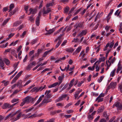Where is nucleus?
<instances>
[{
  "label": "nucleus",
  "instance_id": "obj_1",
  "mask_svg": "<svg viewBox=\"0 0 122 122\" xmlns=\"http://www.w3.org/2000/svg\"><path fill=\"white\" fill-rule=\"evenodd\" d=\"M19 110L18 111L15 112L12 114V113H10L7 115L5 117V119H7L9 117L12 118L14 117L15 115L17 114L16 117H14L12 118L11 120L12 122H14L19 119L22 116L21 113L20 112Z\"/></svg>",
  "mask_w": 122,
  "mask_h": 122
},
{
  "label": "nucleus",
  "instance_id": "obj_2",
  "mask_svg": "<svg viewBox=\"0 0 122 122\" xmlns=\"http://www.w3.org/2000/svg\"><path fill=\"white\" fill-rule=\"evenodd\" d=\"M64 75L63 74L62 76H59L58 77V80L60 81L59 83H58V82H55L53 84L49 85L48 86V88H50L54 87L56 86L57 85H58V86H59L62 82V81L64 78Z\"/></svg>",
  "mask_w": 122,
  "mask_h": 122
},
{
  "label": "nucleus",
  "instance_id": "obj_3",
  "mask_svg": "<svg viewBox=\"0 0 122 122\" xmlns=\"http://www.w3.org/2000/svg\"><path fill=\"white\" fill-rule=\"evenodd\" d=\"M115 107L119 110H121L122 109V103L121 104L119 102H116L113 105L112 108H114Z\"/></svg>",
  "mask_w": 122,
  "mask_h": 122
},
{
  "label": "nucleus",
  "instance_id": "obj_4",
  "mask_svg": "<svg viewBox=\"0 0 122 122\" xmlns=\"http://www.w3.org/2000/svg\"><path fill=\"white\" fill-rule=\"evenodd\" d=\"M23 72V71H21L18 73V74L13 79L11 82V83L12 84L14 83L19 78V76L21 75V74Z\"/></svg>",
  "mask_w": 122,
  "mask_h": 122
},
{
  "label": "nucleus",
  "instance_id": "obj_5",
  "mask_svg": "<svg viewBox=\"0 0 122 122\" xmlns=\"http://www.w3.org/2000/svg\"><path fill=\"white\" fill-rule=\"evenodd\" d=\"M51 99H49L47 98H46V97H45L44 99L42 101V102L40 104H39V107H41L44 103H47L51 102Z\"/></svg>",
  "mask_w": 122,
  "mask_h": 122
},
{
  "label": "nucleus",
  "instance_id": "obj_6",
  "mask_svg": "<svg viewBox=\"0 0 122 122\" xmlns=\"http://www.w3.org/2000/svg\"><path fill=\"white\" fill-rule=\"evenodd\" d=\"M41 12L40 11L38 13V15L37 16L36 18V25L37 26H39V25L40 18L41 16Z\"/></svg>",
  "mask_w": 122,
  "mask_h": 122
},
{
  "label": "nucleus",
  "instance_id": "obj_7",
  "mask_svg": "<svg viewBox=\"0 0 122 122\" xmlns=\"http://www.w3.org/2000/svg\"><path fill=\"white\" fill-rule=\"evenodd\" d=\"M31 97L30 96H27L25 97L23 100L26 103H29L31 100Z\"/></svg>",
  "mask_w": 122,
  "mask_h": 122
},
{
  "label": "nucleus",
  "instance_id": "obj_8",
  "mask_svg": "<svg viewBox=\"0 0 122 122\" xmlns=\"http://www.w3.org/2000/svg\"><path fill=\"white\" fill-rule=\"evenodd\" d=\"M10 106V104L7 103H5L1 107L3 109H5L7 108H9Z\"/></svg>",
  "mask_w": 122,
  "mask_h": 122
},
{
  "label": "nucleus",
  "instance_id": "obj_9",
  "mask_svg": "<svg viewBox=\"0 0 122 122\" xmlns=\"http://www.w3.org/2000/svg\"><path fill=\"white\" fill-rule=\"evenodd\" d=\"M10 10L9 11V12H10L11 13V14L12 15H13L14 13H15V10H13V12H11V11L12 10L13 8L14 7V4H11L10 6Z\"/></svg>",
  "mask_w": 122,
  "mask_h": 122
},
{
  "label": "nucleus",
  "instance_id": "obj_10",
  "mask_svg": "<svg viewBox=\"0 0 122 122\" xmlns=\"http://www.w3.org/2000/svg\"><path fill=\"white\" fill-rule=\"evenodd\" d=\"M86 30H83L82 31L80 32L78 34V36L81 37L83 36L84 35H86Z\"/></svg>",
  "mask_w": 122,
  "mask_h": 122
},
{
  "label": "nucleus",
  "instance_id": "obj_11",
  "mask_svg": "<svg viewBox=\"0 0 122 122\" xmlns=\"http://www.w3.org/2000/svg\"><path fill=\"white\" fill-rule=\"evenodd\" d=\"M81 48L82 47L81 46H79L76 50L75 51L73 52V55L74 54H76L79 53L81 51Z\"/></svg>",
  "mask_w": 122,
  "mask_h": 122
},
{
  "label": "nucleus",
  "instance_id": "obj_12",
  "mask_svg": "<svg viewBox=\"0 0 122 122\" xmlns=\"http://www.w3.org/2000/svg\"><path fill=\"white\" fill-rule=\"evenodd\" d=\"M51 11V10L49 8H48L46 10H45V8L44 7L43 8V14H46Z\"/></svg>",
  "mask_w": 122,
  "mask_h": 122
},
{
  "label": "nucleus",
  "instance_id": "obj_13",
  "mask_svg": "<svg viewBox=\"0 0 122 122\" xmlns=\"http://www.w3.org/2000/svg\"><path fill=\"white\" fill-rule=\"evenodd\" d=\"M44 95H42L41 96L38 100L36 102L34 105V106H35L38 104L42 100V98L44 97Z\"/></svg>",
  "mask_w": 122,
  "mask_h": 122
},
{
  "label": "nucleus",
  "instance_id": "obj_14",
  "mask_svg": "<svg viewBox=\"0 0 122 122\" xmlns=\"http://www.w3.org/2000/svg\"><path fill=\"white\" fill-rule=\"evenodd\" d=\"M117 84V83L116 82H112L110 84L109 87L111 88H115Z\"/></svg>",
  "mask_w": 122,
  "mask_h": 122
},
{
  "label": "nucleus",
  "instance_id": "obj_15",
  "mask_svg": "<svg viewBox=\"0 0 122 122\" xmlns=\"http://www.w3.org/2000/svg\"><path fill=\"white\" fill-rule=\"evenodd\" d=\"M22 81L21 80H20L16 84L17 86L20 89L23 86L22 85Z\"/></svg>",
  "mask_w": 122,
  "mask_h": 122
},
{
  "label": "nucleus",
  "instance_id": "obj_16",
  "mask_svg": "<svg viewBox=\"0 0 122 122\" xmlns=\"http://www.w3.org/2000/svg\"><path fill=\"white\" fill-rule=\"evenodd\" d=\"M56 27L50 29L48 31H47L48 32L46 33V35H50L55 30Z\"/></svg>",
  "mask_w": 122,
  "mask_h": 122
},
{
  "label": "nucleus",
  "instance_id": "obj_17",
  "mask_svg": "<svg viewBox=\"0 0 122 122\" xmlns=\"http://www.w3.org/2000/svg\"><path fill=\"white\" fill-rule=\"evenodd\" d=\"M21 23V22L20 21H16L13 24V27L17 26L20 24Z\"/></svg>",
  "mask_w": 122,
  "mask_h": 122
},
{
  "label": "nucleus",
  "instance_id": "obj_18",
  "mask_svg": "<svg viewBox=\"0 0 122 122\" xmlns=\"http://www.w3.org/2000/svg\"><path fill=\"white\" fill-rule=\"evenodd\" d=\"M67 96V95L66 94H62L61 96L59 97V100H60L61 101L63 100Z\"/></svg>",
  "mask_w": 122,
  "mask_h": 122
},
{
  "label": "nucleus",
  "instance_id": "obj_19",
  "mask_svg": "<svg viewBox=\"0 0 122 122\" xmlns=\"http://www.w3.org/2000/svg\"><path fill=\"white\" fill-rule=\"evenodd\" d=\"M29 10L30 11V12L28 15H30L31 14H35L36 13V10L35 9H33L32 8H30Z\"/></svg>",
  "mask_w": 122,
  "mask_h": 122
},
{
  "label": "nucleus",
  "instance_id": "obj_20",
  "mask_svg": "<svg viewBox=\"0 0 122 122\" xmlns=\"http://www.w3.org/2000/svg\"><path fill=\"white\" fill-rule=\"evenodd\" d=\"M34 15H32L30 16H28V20L31 22L34 21V18L33 17Z\"/></svg>",
  "mask_w": 122,
  "mask_h": 122
},
{
  "label": "nucleus",
  "instance_id": "obj_21",
  "mask_svg": "<svg viewBox=\"0 0 122 122\" xmlns=\"http://www.w3.org/2000/svg\"><path fill=\"white\" fill-rule=\"evenodd\" d=\"M4 61L5 64L7 66H9L10 63V61L7 58H5Z\"/></svg>",
  "mask_w": 122,
  "mask_h": 122
},
{
  "label": "nucleus",
  "instance_id": "obj_22",
  "mask_svg": "<svg viewBox=\"0 0 122 122\" xmlns=\"http://www.w3.org/2000/svg\"><path fill=\"white\" fill-rule=\"evenodd\" d=\"M69 9V7L67 6H66L64 9V13L67 14Z\"/></svg>",
  "mask_w": 122,
  "mask_h": 122
},
{
  "label": "nucleus",
  "instance_id": "obj_23",
  "mask_svg": "<svg viewBox=\"0 0 122 122\" xmlns=\"http://www.w3.org/2000/svg\"><path fill=\"white\" fill-rule=\"evenodd\" d=\"M79 27L80 28H82L83 27V22L80 23L77 25L76 28Z\"/></svg>",
  "mask_w": 122,
  "mask_h": 122
},
{
  "label": "nucleus",
  "instance_id": "obj_24",
  "mask_svg": "<svg viewBox=\"0 0 122 122\" xmlns=\"http://www.w3.org/2000/svg\"><path fill=\"white\" fill-rule=\"evenodd\" d=\"M66 51L69 52H72L74 51V50L72 48H66Z\"/></svg>",
  "mask_w": 122,
  "mask_h": 122
},
{
  "label": "nucleus",
  "instance_id": "obj_25",
  "mask_svg": "<svg viewBox=\"0 0 122 122\" xmlns=\"http://www.w3.org/2000/svg\"><path fill=\"white\" fill-rule=\"evenodd\" d=\"M116 69H114V70H113L111 72L110 76L112 77H113L115 75V72L116 71Z\"/></svg>",
  "mask_w": 122,
  "mask_h": 122
},
{
  "label": "nucleus",
  "instance_id": "obj_26",
  "mask_svg": "<svg viewBox=\"0 0 122 122\" xmlns=\"http://www.w3.org/2000/svg\"><path fill=\"white\" fill-rule=\"evenodd\" d=\"M56 106L57 107L60 106L61 107L64 106V103L59 102L56 104Z\"/></svg>",
  "mask_w": 122,
  "mask_h": 122
},
{
  "label": "nucleus",
  "instance_id": "obj_27",
  "mask_svg": "<svg viewBox=\"0 0 122 122\" xmlns=\"http://www.w3.org/2000/svg\"><path fill=\"white\" fill-rule=\"evenodd\" d=\"M103 98H101L100 97L99 98H98V99H97V98H96V101H97V102L98 103L99 102H102L103 101Z\"/></svg>",
  "mask_w": 122,
  "mask_h": 122
},
{
  "label": "nucleus",
  "instance_id": "obj_28",
  "mask_svg": "<svg viewBox=\"0 0 122 122\" xmlns=\"http://www.w3.org/2000/svg\"><path fill=\"white\" fill-rule=\"evenodd\" d=\"M51 50H49L46 51L43 54V57H45L48 54L50 51Z\"/></svg>",
  "mask_w": 122,
  "mask_h": 122
},
{
  "label": "nucleus",
  "instance_id": "obj_29",
  "mask_svg": "<svg viewBox=\"0 0 122 122\" xmlns=\"http://www.w3.org/2000/svg\"><path fill=\"white\" fill-rule=\"evenodd\" d=\"M103 109V107L102 106H101L99 108L98 110V113H99L102 112Z\"/></svg>",
  "mask_w": 122,
  "mask_h": 122
},
{
  "label": "nucleus",
  "instance_id": "obj_30",
  "mask_svg": "<svg viewBox=\"0 0 122 122\" xmlns=\"http://www.w3.org/2000/svg\"><path fill=\"white\" fill-rule=\"evenodd\" d=\"M87 118L89 120H91L93 119L94 117L90 114L87 115Z\"/></svg>",
  "mask_w": 122,
  "mask_h": 122
},
{
  "label": "nucleus",
  "instance_id": "obj_31",
  "mask_svg": "<svg viewBox=\"0 0 122 122\" xmlns=\"http://www.w3.org/2000/svg\"><path fill=\"white\" fill-rule=\"evenodd\" d=\"M62 42L61 40H59L56 46V48H57Z\"/></svg>",
  "mask_w": 122,
  "mask_h": 122
},
{
  "label": "nucleus",
  "instance_id": "obj_32",
  "mask_svg": "<svg viewBox=\"0 0 122 122\" xmlns=\"http://www.w3.org/2000/svg\"><path fill=\"white\" fill-rule=\"evenodd\" d=\"M46 86L45 85H44L43 87L41 86L37 89V91H41L43 90L44 89V88H45L46 87Z\"/></svg>",
  "mask_w": 122,
  "mask_h": 122
},
{
  "label": "nucleus",
  "instance_id": "obj_33",
  "mask_svg": "<svg viewBox=\"0 0 122 122\" xmlns=\"http://www.w3.org/2000/svg\"><path fill=\"white\" fill-rule=\"evenodd\" d=\"M105 60V57H104L100 58L99 59V62L100 63L101 62L104 61Z\"/></svg>",
  "mask_w": 122,
  "mask_h": 122
},
{
  "label": "nucleus",
  "instance_id": "obj_34",
  "mask_svg": "<svg viewBox=\"0 0 122 122\" xmlns=\"http://www.w3.org/2000/svg\"><path fill=\"white\" fill-rule=\"evenodd\" d=\"M54 4V3L53 2L50 3L46 4V8L49 7L50 6H52Z\"/></svg>",
  "mask_w": 122,
  "mask_h": 122
},
{
  "label": "nucleus",
  "instance_id": "obj_35",
  "mask_svg": "<svg viewBox=\"0 0 122 122\" xmlns=\"http://www.w3.org/2000/svg\"><path fill=\"white\" fill-rule=\"evenodd\" d=\"M10 18H8L6 20H5L3 23L2 24V25H5L7 23L9 20H10Z\"/></svg>",
  "mask_w": 122,
  "mask_h": 122
},
{
  "label": "nucleus",
  "instance_id": "obj_36",
  "mask_svg": "<svg viewBox=\"0 0 122 122\" xmlns=\"http://www.w3.org/2000/svg\"><path fill=\"white\" fill-rule=\"evenodd\" d=\"M94 69L95 67L94 66H93L92 67L91 66H89L88 67V69L89 70L91 71H94Z\"/></svg>",
  "mask_w": 122,
  "mask_h": 122
},
{
  "label": "nucleus",
  "instance_id": "obj_37",
  "mask_svg": "<svg viewBox=\"0 0 122 122\" xmlns=\"http://www.w3.org/2000/svg\"><path fill=\"white\" fill-rule=\"evenodd\" d=\"M37 41V39H33L31 41L30 43L32 45H33L34 44L36 43Z\"/></svg>",
  "mask_w": 122,
  "mask_h": 122
},
{
  "label": "nucleus",
  "instance_id": "obj_38",
  "mask_svg": "<svg viewBox=\"0 0 122 122\" xmlns=\"http://www.w3.org/2000/svg\"><path fill=\"white\" fill-rule=\"evenodd\" d=\"M118 87L120 92L121 93H122V84H119V85Z\"/></svg>",
  "mask_w": 122,
  "mask_h": 122
},
{
  "label": "nucleus",
  "instance_id": "obj_39",
  "mask_svg": "<svg viewBox=\"0 0 122 122\" xmlns=\"http://www.w3.org/2000/svg\"><path fill=\"white\" fill-rule=\"evenodd\" d=\"M26 33V31H24L23 32L21 35H20V38H23L24 36L25 35Z\"/></svg>",
  "mask_w": 122,
  "mask_h": 122
},
{
  "label": "nucleus",
  "instance_id": "obj_40",
  "mask_svg": "<svg viewBox=\"0 0 122 122\" xmlns=\"http://www.w3.org/2000/svg\"><path fill=\"white\" fill-rule=\"evenodd\" d=\"M79 94V92L77 91L75 93L74 95V97L75 99H76V98L78 97V95Z\"/></svg>",
  "mask_w": 122,
  "mask_h": 122
},
{
  "label": "nucleus",
  "instance_id": "obj_41",
  "mask_svg": "<svg viewBox=\"0 0 122 122\" xmlns=\"http://www.w3.org/2000/svg\"><path fill=\"white\" fill-rule=\"evenodd\" d=\"M21 90H18L17 89H16L13 92V94L12 95H14L15 94H17L18 92H19L20 91H21Z\"/></svg>",
  "mask_w": 122,
  "mask_h": 122
},
{
  "label": "nucleus",
  "instance_id": "obj_42",
  "mask_svg": "<svg viewBox=\"0 0 122 122\" xmlns=\"http://www.w3.org/2000/svg\"><path fill=\"white\" fill-rule=\"evenodd\" d=\"M33 66H32L30 63L27 66V67H26V69L27 70H30V68L32 67Z\"/></svg>",
  "mask_w": 122,
  "mask_h": 122
},
{
  "label": "nucleus",
  "instance_id": "obj_43",
  "mask_svg": "<svg viewBox=\"0 0 122 122\" xmlns=\"http://www.w3.org/2000/svg\"><path fill=\"white\" fill-rule=\"evenodd\" d=\"M103 116L104 117L107 118V119H108L109 118L107 116V113L106 112H104L103 114Z\"/></svg>",
  "mask_w": 122,
  "mask_h": 122
},
{
  "label": "nucleus",
  "instance_id": "obj_44",
  "mask_svg": "<svg viewBox=\"0 0 122 122\" xmlns=\"http://www.w3.org/2000/svg\"><path fill=\"white\" fill-rule=\"evenodd\" d=\"M100 45H99L98 46H97L96 48H95V49L96 50L97 49L96 51V52L97 53H98L100 50Z\"/></svg>",
  "mask_w": 122,
  "mask_h": 122
},
{
  "label": "nucleus",
  "instance_id": "obj_45",
  "mask_svg": "<svg viewBox=\"0 0 122 122\" xmlns=\"http://www.w3.org/2000/svg\"><path fill=\"white\" fill-rule=\"evenodd\" d=\"M114 41L113 40L112 42L110 43V45H109V46L110 48H112L113 46L114 43Z\"/></svg>",
  "mask_w": 122,
  "mask_h": 122
},
{
  "label": "nucleus",
  "instance_id": "obj_46",
  "mask_svg": "<svg viewBox=\"0 0 122 122\" xmlns=\"http://www.w3.org/2000/svg\"><path fill=\"white\" fill-rule=\"evenodd\" d=\"M113 11V9L110 10V12L109 13V14L107 15V17H109V16H111L112 14Z\"/></svg>",
  "mask_w": 122,
  "mask_h": 122
},
{
  "label": "nucleus",
  "instance_id": "obj_47",
  "mask_svg": "<svg viewBox=\"0 0 122 122\" xmlns=\"http://www.w3.org/2000/svg\"><path fill=\"white\" fill-rule=\"evenodd\" d=\"M42 51V50L39 49L37 50V56H38L41 53Z\"/></svg>",
  "mask_w": 122,
  "mask_h": 122
},
{
  "label": "nucleus",
  "instance_id": "obj_48",
  "mask_svg": "<svg viewBox=\"0 0 122 122\" xmlns=\"http://www.w3.org/2000/svg\"><path fill=\"white\" fill-rule=\"evenodd\" d=\"M119 63L118 64L117 69L121 70L122 69V67L120 64H119Z\"/></svg>",
  "mask_w": 122,
  "mask_h": 122
},
{
  "label": "nucleus",
  "instance_id": "obj_49",
  "mask_svg": "<svg viewBox=\"0 0 122 122\" xmlns=\"http://www.w3.org/2000/svg\"><path fill=\"white\" fill-rule=\"evenodd\" d=\"M79 40V39L78 38H74L73 40L72 41V42H76L78 41Z\"/></svg>",
  "mask_w": 122,
  "mask_h": 122
},
{
  "label": "nucleus",
  "instance_id": "obj_50",
  "mask_svg": "<svg viewBox=\"0 0 122 122\" xmlns=\"http://www.w3.org/2000/svg\"><path fill=\"white\" fill-rule=\"evenodd\" d=\"M99 14V13H98L97 14V15L95 17L94 20V21L95 22L97 21V20L98 18H100V16H98V15Z\"/></svg>",
  "mask_w": 122,
  "mask_h": 122
},
{
  "label": "nucleus",
  "instance_id": "obj_51",
  "mask_svg": "<svg viewBox=\"0 0 122 122\" xmlns=\"http://www.w3.org/2000/svg\"><path fill=\"white\" fill-rule=\"evenodd\" d=\"M119 10H118L116 11L115 12V15H117V16H118L119 15L120 13V12H118Z\"/></svg>",
  "mask_w": 122,
  "mask_h": 122
},
{
  "label": "nucleus",
  "instance_id": "obj_52",
  "mask_svg": "<svg viewBox=\"0 0 122 122\" xmlns=\"http://www.w3.org/2000/svg\"><path fill=\"white\" fill-rule=\"evenodd\" d=\"M95 67H96V71L98 72L99 71L100 69V68L99 67H98V65L97 64L96 65Z\"/></svg>",
  "mask_w": 122,
  "mask_h": 122
},
{
  "label": "nucleus",
  "instance_id": "obj_53",
  "mask_svg": "<svg viewBox=\"0 0 122 122\" xmlns=\"http://www.w3.org/2000/svg\"><path fill=\"white\" fill-rule=\"evenodd\" d=\"M18 101V99L15 98L13 100H11V102L12 103H13L15 102H16Z\"/></svg>",
  "mask_w": 122,
  "mask_h": 122
},
{
  "label": "nucleus",
  "instance_id": "obj_54",
  "mask_svg": "<svg viewBox=\"0 0 122 122\" xmlns=\"http://www.w3.org/2000/svg\"><path fill=\"white\" fill-rule=\"evenodd\" d=\"M31 80H29L27 81L25 83L24 85L23 86H26L28 84H29L31 82Z\"/></svg>",
  "mask_w": 122,
  "mask_h": 122
},
{
  "label": "nucleus",
  "instance_id": "obj_55",
  "mask_svg": "<svg viewBox=\"0 0 122 122\" xmlns=\"http://www.w3.org/2000/svg\"><path fill=\"white\" fill-rule=\"evenodd\" d=\"M110 26L106 25L105 27V29L106 30V32H107L110 28Z\"/></svg>",
  "mask_w": 122,
  "mask_h": 122
},
{
  "label": "nucleus",
  "instance_id": "obj_56",
  "mask_svg": "<svg viewBox=\"0 0 122 122\" xmlns=\"http://www.w3.org/2000/svg\"><path fill=\"white\" fill-rule=\"evenodd\" d=\"M109 43H108L106 44L105 48L103 49V50L105 51L107 50V48L109 46Z\"/></svg>",
  "mask_w": 122,
  "mask_h": 122
},
{
  "label": "nucleus",
  "instance_id": "obj_57",
  "mask_svg": "<svg viewBox=\"0 0 122 122\" xmlns=\"http://www.w3.org/2000/svg\"><path fill=\"white\" fill-rule=\"evenodd\" d=\"M54 118H52L49 120L47 121L46 122H54Z\"/></svg>",
  "mask_w": 122,
  "mask_h": 122
},
{
  "label": "nucleus",
  "instance_id": "obj_58",
  "mask_svg": "<svg viewBox=\"0 0 122 122\" xmlns=\"http://www.w3.org/2000/svg\"><path fill=\"white\" fill-rule=\"evenodd\" d=\"M104 96V94L103 93H102L97 97V99H98V98H99L100 97H103Z\"/></svg>",
  "mask_w": 122,
  "mask_h": 122
},
{
  "label": "nucleus",
  "instance_id": "obj_59",
  "mask_svg": "<svg viewBox=\"0 0 122 122\" xmlns=\"http://www.w3.org/2000/svg\"><path fill=\"white\" fill-rule=\"evenodd\" d=\"M34 52V50L30 51L29 53V55L30 56H31L32 55Z\"/></svg>",
  "mask_w": 122,
  "mask_h": 122
},
{
  "label": "nucleus",
  "instance_id": "obj_60",
  "mask_svg": "<svg viewBox=\"0 0 122 122\" xmlns=\"http://www.w3.org/2000/svg\"><path fill=\"white\" fill-rule=\"evenodd\" d=\"M72 104V103H68L67 104L65 107V108H66L68 107H69Z\"/></svg>",
  "mask_w": 122,
  "mask_h": 122
},
{
  "label": "nucleus",
  "instance_id": "obj_61",
  "mask_svg": "<svg viewBox=\"0 0 122 122\" xmlns=\"http://www.w3.org/2000/svg\"><path fill=\"white\" fill-rule=\"evenodd\" d=\"M23 25H21L19 26L18 27V28L19 29V30H20L23 28Z\"/></svg>",
  "mask_w": 122,
  "mask_h": 122
},
{
  "label": "nucleus",
  "instance_id": "obj_62",
  "mask_svg": "<svg viewBox=\"0 0 122 122\" xmlns=\"http://www.w3.org/2000/svg\"><path fill=\"white\" fill-rule=\"evenodd\" d=\"M32 108H29L28 109L26 110L25 111L26 113H27L31 111L32 110Z\"/></svg>",
  "mask_w": 122,
  "mask_h": 122
},
{
  "label": "nucleus",
  "instance_id": "obj_63",
  "mask_svg": "<svg viewBox=\"0 0 122 122\" xmlns=\"http://www.w3.org/2000/svg\"><path fill=\"white\" fill-rule=\"evenodd\" d=\"M51 95V94H46V95L45 96L46 98H49L50 97Z\"/></svg>",
  "mask_w": 122,
  "mask_h": 122
},
{
  "label": "nucleus",
  "instance_id": "obj_64",
  "mask_svg": "<svg viewBox=\"0 0 122 122\" xmlns=\"http://www.w3.org/2000/svg\"><path fill=\"white\" fill-rule=\"evenodd\" d=\"M100 116H98L97 117L95 118L94 120V122H97V121L100 118Z\"/></svg>",
  "mask_w": 122,
  "mask_h": 122
}]
</instances>
